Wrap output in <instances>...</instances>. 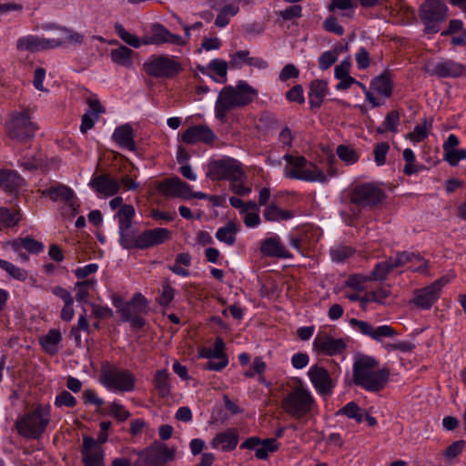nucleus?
<instances>
[{"mask_svg":"<svg viewBox=\"0 0 466 466\" xmlns=\"http://www.w3.org/2000/svg\"><path fill=\"white\" fill-rule=\"evenodd\" d=\"M89 185L98 194L106 197L116 195L120 189L119 182L108 174L94 177Z\"/></svg>","mask_w":466,"mask_h":466,"instance_id":"obj_24","label":"nucleus"},{"mask_svg":"<svg viewBox=\"0 0 466 466\" xmlns=\"http://www.w3.org/2000/svg\"><path fill=\"white\" fill-rule=\"evenodd\" d=\"M96 280L94 278L78 281L75 285L76 299L80 303H86L89 297V290L95 289Z\"/></svg>","mask_w":466,"mask_h":466,"instance_id":"obj_42","label":"nucleus"},{"mask_svg":"<svg viewBox=\"0 0 466 466\" xmlns=\"http://www.w3.org/2000/svg\"><path fill=\"white\" fill-rule=\"evenodd\" d=\"M114 28L117 34V35L125 43H127V45H129L135 48H137L140 46L141 43H140L139 38L137 36L130 34L129 32H127L121 24L116 23L114 25Z\"/></svg>","mask_w":466,"mask_h":466,"instance_id":"obj_49","label":"nucleus"},{"mask_svg":"<svg viewBox=\"0 0 466 466\" xmlns=\"http://www.w3.org/2000/svg\"><path fill=\"white\" fill-rule=\"evenodd\" d=\"M118 229L119 244L126 249L150 248L165 243L171 238L170 231L164 228L144 230L140 234H137V231L132 228V226L120 228Z\"/></svg>","mask_w":466,"mask_h":466,"instance_id":"obj_3","label":"nucleus"},{"mask_svg":"<svg viewBox=\"0 0 466 466\" xmlns=\"http://www.w3.org/2000/svg\"><path fill=\"white\" fill-rule=\"evenodd\" d=\"M181 138L186 144L193 145L200 142L206 145H212L217 137L208 126L197 125L184 131Z\"/></svg>","mask_w":466,"mask_h":466,"instance_id":"obj_21","label":"nucleus"},{"mask_svg":"<svg viewBox=\"0 0 466 466\" xmlns=\"http://www.w3.org/2000/svg\"><path fill=\"white\" fill-rule=\"evenodd\" d=\"M432 118L424 117L420 124L415 126L412 132H410L405 136L406 139L414 143L422 142L428 137L429 131L432 127Z\"/></svg>","mask_w":466,"mask_h":466,"instance_id":"obj_37","label":"nucleus"},{"mask_svg":"<svg viewBox=\"0 0 466 466\" xmlns=\"http://www.w3.org/2000/svg\"><path fill=\"white\" fill-rule=\"evenodd\" d=\"M3 270L6 271L11 277L18 280H25L27 279V271L16 267L15 265L5 261L2 268Z\"/></svg>","mask_w":466,"mask_h":466,"instance_id":"obj_52","label":"nucleus"},{"mask_svg":"<svg viewBox=\"0 0 466 466\" xmlns=\"http://www.w3.org/2000/svg\"><path fill=\"white\" fill-rule=\"evenodd\" d=\"M192 257L189 253H178L176 256L175 263L168 266V269L176 275L188 277L189 270L187 268L191 266Z\"/></svg>","mask_w":466,"mask_h":466,"instance_id":"obj_39","label":"nucleus"},{"mask_svg":"<svg viewBox=\"0 0 466 466\" xmlns=\"http://www.w3.org/2000/svg\"><path fill=\"white\" fill-rule=\"evenodd\" d=\"M400 123V114L397 110L390 111L385 117L382 126L392 133L398 132V125Z\"/></svg>","mask_w":466,"mask_h":466,"instance_id":"obj_56","label":"nucleus"},{"mask_svg":"<svg viewBox=\"0 0 466 466\" xmlns=\"http://www.w3.org/2000/svg\"><path fill=\"white\" fill-rule=\"evenodd\" d=\"M447 282V279L441 278L427 287L415 289L410 303L420 309H431L441 297V289Z\"/></svg>","mask_w":466,"mask_h":466,"instance_id":"obj_15","label":"nucleus"},{"mask_svg":"<svg viewBox=\"0 0 466 466\" xmlns=\"http://www.w3.org/2000/svg\"><path fill=\"white\" fill-rule=\"evenodd\" d=\"M336 153L338 157L347 164H354L359 159L357 152L352 147L346 145L338 146Z\"/></svg>","mask_w":466,"mask_h":466,"instance_id":"obj_50","label":"nucleus"},{"mask_svg":"<svg viewBox=\"0 0 466 466\" xmlns=\"http://www.w3.org/2000/svg\"><path fill=\"white\" fill-rule=\"evenodd\" d=\"M390 289L385 287H379L375 290L370 291L372 302L384 304L387 298L390 296Z\"/></svg>","mask_w":466,"mask_h":466,"instance_id":"obj_62","label":"nucleus"},{"mask_svg":"<svg viewBox=\"0 0 466 466\" xmlns=\"http://www.w3.org/2000/svg\"><path fill=\"white\" fill-rule=\"evenodd\" d=\"M385 198V192L375 183L358 184L351 189L350 196V202L362 208H375Z\"/></svg>","mask_w":466,"mask_h":466,"instance_id":"obj_10","label":"nucleus"},{"mask_svg":"<svg viewBox=\"0 0 466 466\" xmlns=\"http://www.w3.org/2000/svg\"><path fill=\"white\" fill-rule=\"evenodd\" d=\"M62 336L58 329H50L47 334L39 339V343L46 353L55 355L58 351L57 345L61 342Z\"/></svg>","mask_w":466,"mask_h":466,"instance_id":"obj_33","label":"nucleus"},{"mask_svg":"<svg viewBox=\"0 0 466 466\" xmlns=\"http://www.w3.org/2000/svg\"><path fill=\"white\" fill-rule=\"evenodd\" d=\"M289 102H297L299 105L305 103L304 91L301 85H295L285 95Z\"/></svg>","mask_w":466,"mask_h":466,"instance_id":"obj_55","label":"nucleus"},{"mask_svg":"<svg viewBox=\"0 0 466 466\" xmlns=\"http://www.w3.org/2000/svg\"><path fill=\"white\" fill-rule=\"evenodd\" d=\"M315 406L313 395L301 384L293 387L281 400L283 410L296 420L311 415Z\"/></svg>","mask_w":466,"mask_h":466,"instance_id":"obj_5","label":"nucleus"},{"mask_svg":"<svg viewBox=\"0 0 466 466\" xmlns=\"http://www.w3.org/2000/svg\"><path fill=\"white\" fill-rule=\"evenodd\" d=\"M210 71L217 75V77L211 75V78L219 84H225L228 81V64L222 59H213L208 64Z\"/></svg>","mask_w":466,"mask_h":466,"instance_id":"obj_41","label":"nucleus"},{"mask_svg":"<svg viewBox=\"0 0 466 466\" xmlns=\"http://www.w3.org/2000/svg\"><path fill=\"white\" fill-rule=\"evenodd\" d=\"M225 343L221 338H217L212 348L205 349L201 356L207 359L227 357L224 352Z\"/></svg>","mask_w":466,"mask_h":466,"instance_id":"obj_48","label":"nucleus"},{"mask_svg":"<svg viewBox=\"0 0 466 466\" xmlns=\"http://www.w3.org/2000/svg\"><path fill=\"white\" fill-rule=\"evenodd\" d=\"M308 376L316 390L321 395L330 393L334 388L329 373L323 367L312 366L308 371Z\"/></svg>","mask_w":466,"mask_h":466,"instance_id":"obj_22","label":"nucleus"},{"mask_svg":"<svg viewBox=\"0 0 466 466\" xmlns=\"http://www.w3.org/2000/svg\"><path fill=\"white\" fill-rule=\"evenodd\" d=\"M176 450L168 448L165 443L154 441L142 450H131L130 455H135L134 466H165L174 461Z\"/></svg>","mask_w":466,"mask_h":466,"instance_id":"obj_7","label":"nucleus"},{"mask_svg":"<svg viewBox=\"0 0 466 466\" xmlns=\"http://www.w3.org/2000/svg\"><path fill=\"white\" fill-rule=\"evenodd\" d=\"M347 348L343 339H334L327 333H319L313 341V350L323 355L334 356L344 352Z\"/></svg>","mask_w":466,"mask_h":466,"instance_id":"obj_16","label":"nucleus"},{"mask_svg":"<svg viewBox=\"0 0 466 466\" xmlns=\"http://www.w3.org/2000/svg\"><path fill=\"white\" fill-rule=\"evenodd\" d=\"M260 251L266 257L289 258L291 254L281 244L278 236L264 239L260 244Z\"/></svg>","mask_w":466,"mask_h":466,"instance_id":"obj_26","label":"nucleus"},{"mask_svg":"<svg viewBox=\"0 0 466 466\" xmlns=\"http://www.w3.org/2000/svg\"><path fill=\"white\" fill-rule=\"evenodd\" d=\"M392 271V265L390 264L389 258H387L386 260L379 262L375 265L370 277L367 278V280H385L387 276Z\"/></svg>","mask_w":466,"mask_h":466,"instance_id":"obj_44","label":"nucleus"},{"mask_svg":"<svg viewBox=\"0 0 466 466\" xmlns=\"http://www.w3.org/2000/svg\"><path fill=\"white\" fill-rule=\"evenodd\" d=\"M431 74L440 78H457L466 76V66L452 59L437 62Z\"/></svg>","mask_w":466,"mask_h":466,"instance_id":"obj_19","label":"nucleus"},{"mask_svg":"<svg viewBox=\"0 0 466 466\" xmlns=\"http://www.w3.org/2000/svg\"><path fill=\"white\" fill-rule=\"evenodd\" d=\"M447 10L442 0H425L420 7V18L427 34L440 31V23L446 19Z\"/></svg>","mask_w":466,"mask_h":466,"instance_id":"obj_11","label":"nucleus"},{"mask_svg":"<svg viewBox=\"0 0 466 466\" xmlns=\"http://www.w3.org/2000/svg\"><path fill=\"white\" fill-rule=\"evenodd\" d=\"M243 176L240 164L234 158L212 160L208 164V177L211 180L239 181Z\"/></svg>","mask_w":466,"mask_h":466,"instance_id":"obj_12","label":"nucleus"},{"mask_svg":"<svg viewBox=\"0 0 466 466\" xmlns=\"http://www.w3.org/2000/svg\"><path fill=\"white\" fill-rule=\"evenodd\" d=\"M323 27L326 31L337 35H342L344 34L343 26L339 25L337 18L334 15H329L325 19L323 22Z\"/></svg>","mask_w":466,"mask_h":466,"instance_id":"obj_57","label":"nucleus"},{"mask_svg":"<svg viewBox=\"0 0 466 466\" xmlns=\"http://www.w3.org/2000/svg\"><path fill=\"white\" fill-rule=\"evenodd\" d=\"M23 178L15 171H0V187L8 192H15L22 186Z\"/></svg>","mask_w":466,"mask_h":466,"instance_id":"obj_36","label":"nucleus"},{"mask_svg":"<svg viewBox=\"0 0 466 466\" xmlns=\"http://www.w3.org/2000/svg\"><path fill=\"white\" fill-rule=\"evenodd\" d=\"M338 414H343L350 419H354L358 423H360L364 419V410L360 408L354 401L347 403L338 411Z\"/></svg>","mask_w":466,"mask_h":466,"instance_id":"obj_45","label":"nucleus"},{"mask_svg":"<svg viewBox=\"0 0 466 466\" xmlns=\"http://www.w3.org/2000/svg\"><path fill=\"white\" fill-rule=\"evenodd\" d=\"M390 150V145L387 142H381L375 146L373 154L374 160L378 166H382L386 162V157Z\"/></svg>","mask_w":466,"mask_h":466,"instance_id":"obj_53","label":"nucleus"},{"mask_svg":"<svg viewBox=\"0 0 466 466\" xmlns=\"http://www.w3.org/2000/svg\"><path fill=\"white\" fill-rule=\"evenodd\" d=\"M61 32L63 33V37L57 38V39L62 40L64 42V44H66V43L80 44L83 42L84 35L80 33L74 32L66 27L61 28Z\"/></svg>","mask_w":466,"mask_h":466,"instance_id":"obj_60","label":"nucleus"},{"mask_svg":"<svg viewBox=\"0 0 466 466\" xmlns=\"http://www.w3.org/2000/svg\"><path fill=\"white\" fill-rule=\"evenodd\" d=\"M134 137V130L132 127L129 124H125L115 129L112 138L119 147L129 151H135L136 143Z\"/></svg>","mask_w":466,"mask_h":466,"instance_id":"obj_30","label":"nucleus"},{"mask_svg":"<svg viewBox=\"0 0 466 466\" xmlns=\"http://www.w3.org/2000/svg\"><path fill=\"white\" fill-rule=\"evenodd\" d=\"M263 217L267 221L279 222L294 218V213L290 210L281 209L275 202H272L265 208Z\"/></svg>","mask_w":466,"mask_h":466,"instance_id":"obj_34","label":"nucleus"},{"mask_svg":"<svg viewBox=\"0 0 466 466\" xmlns=\"http://www.w3.org/2000/svg\"><path fill=\"white\" fill-rule=\"evenodd\" d=\"M37 127L33 123L26 113L12 115L6 125L7 135L11 139L25 142L35 136Z\"/></svg>","mask_w":466,"mask_h":466,"instance_id":"obj_13","label":"nucleus"},{"mask_svg":"<svg viewBox=\"0 0 466 466\" xmlns=\"http://www.w3.org/2000/svg\"><path fill=\"white\" fill-rule=\"evenodd\" d=\"M118 219V228L132 226V221L135 217V208L132 205L125 204L121 206L116 213Z\"/></svg>","mask_w":466,"mask_h":466,"instance_id":"obj_46","label":"nucleus"},{"mask_svg":"<svg viewBox=\"0 0 466 466\" xmlns=\"http://www.w3.org/2000/svg\"><path fill=\"white\" fill-rule=\"evenodd\" d=\"M147 299L142 294L137 293L129 302L121 307L120 317L124 321L130 322L133 328L140 329L146 323L141 314L147 313Z\"/></svg>","mask_w":466,"mask_h":466,"instance_id":"obj_14","label":"nucleus"},{"mask_svg":"<svg viewBox=\"0 0 466 466\" xmlns=\"http://www.w3.org/2000/svg\"><path fill=\"white\" fill-rule=\"evenodd\" d=\"M466 158V149H453L445 154L444 159L451 166L455 167L457 164Z\"/></svg>","mask_w":466,"mask_h":466,"instance_id":"obj_63","label":"nucleus"},{"mask_svg":"<svg viewBox=\"0 0 466 466\" xmlns=\"http://www.w3.org/2000/svg\"><path fill=\"white\" fill-rule=\"evenodd\" d=\"M154 381L156 389L162 397H166L169 394L170 385L168 374L165 370L157 371Z\"/></svg>","mask_w":466,"mask_h":466,"instance_id":"obj_47","label":"nucleus"},{"mask_svg":"<svg viewBox=\"0 0 466 466\" xmlns=\"http://www.w3.org/2000/svg\"><path fill=\"white\" fill-rule=\"evenodd\" d=\"M134 51L127 46H120L110 52L111 60L123 67L130 68L133 66Z\"/></svg>","mask_w":466,"mask_h":466,"instance_id":"obj_32","label":"nucleus"},{"mask_svg":"<svg viewBox=\"0 0 466 466\" xmlns=\"http://www.w3.org/2000/svg\"><path fill=\"white\" fill-rule=\"evenodd\" d=\"M50 420V406L39 404L35 409L19 416L15 420V427L22 437L38 440L46 431Z\"/></svg>","mask_w":466,"mask_h":466,"instance_id":"obj_4","label":"nucleus"},{"mask_svg":"<svg viewBox=\"0 0 466 466\" xmlns=\"http://www.w3.org/2000/svg\"><path fill=\"white\" fill-rule=\"evenodd\" d=\"M329 93L328 82L323 79H314L309 83V103L311 109L319 108Z\"/></svg>","mask_w":466,"mask_h":466,"instance_id":"obj_29","label":"nucleus"},{"mask_svg":"<svg viewBox=\"0 0 466 466\" xmlns=\"http://www.w3.org/2000/svg\"><path fill=\"white\" fill-rule=\"evenodd\" d=\"M143 70L153 77L171 79L180 74L183 67L174 56L154 55L143 64Z\"/></svg>","mask_w":466,"mask_h":466,"instance_id":"obj_9","label":"nucleus"},{"mask_svg":"<svg viewBox=\"0 0 466 466\" xmlns=\"http://www.w3.org/2000/svg\"><path fill=\"white\" fill-rule=\"evenodd\" d=\"M64 45L62 40L46 39L35 35L21 37L17 40L16 47L18 50H27L30 52H38L49 48L58 47Z\"/></svg>","mask_w":466,"mask_h":466,"instance_id":"obj_20","label":"nucleus"},{"mask_svg":"<svg viewBox=\"0 0 466 466\" xmlns=\"http://www.w3.org/2000/svg\"><path fill=\"white\" fill-rule=\"evenodd\" d=\"M239 230V226L233 220L228 221L224 227L219 228L216 232V238L228 246L236 243V235Z\"/></svg>","mask_w":466,"mask_h":466,"instance_id":"obj_35","label":"nucleus"},{"mask_svg":"<svg viewBox=\"0 0 466 466\" xmlns=\"http://www.w3.org/2000/svg\"><path fill=\"white\" fill-rule=\"evenodd\" d=\"M151 43L155 45L168 43L176 46H183L185 44L180 35L171 33L161 24L152 25Z\"/></svg>","mask_w":466,"mask_h":466,"instance_id":"obj_27","label":"nucleus"},{"mask_svg":"<svg viewBox=\"0 0 466 466\" xmlns=\"http://www.w3.org/2000/svg\"><path fill=\"white\" fill-rule=\"evenodd\" d=\"M390 369H380L379 361L370 356L358 355L352 367V382L370 392L383 390L389 382Z\"/></svg>","mask_w":466,"mask_h":466,"instance_id":"obj_1","label":"nucleus"},{"mask_svg":"<svg viewBox=\"0 0 466 466\" xmlns=\"http://www.w3.org/2000/svg\"><path fill=\"white\" fill-rule=\"evenodd\" d=\"M238 440V431L236 428H229L216 434L210 445L213 449H220L222 451L228 452L236 449Z\"/></svg>","mask_w":466,"mask_h":466,"instance_id":"obj_23","label":"nucleus"},{"mask_svg":"<svg viewBox=\"0 0 466 466\" xmlns=\"http://www.w3.org/2000/svg\"><path fill=\"white\" fill-rule=\"evenodd\" d=\"M389 260L392 265L393 270L407 265L410 262H418L416 267H410L412 271L425 272L428 268L427 261L419 254L413 252H399L394 257H390Z\"/></svg>","mask_w":466,"mask_h":466,"instance_id":"obj_25","label":"nucleus"},{"mask_svg":"<svg viewBox=\"0 0 466 466\" xmlns=\"http://www.w3.org/2000/svg\"><path fill=\"white\" fill-rule=\"evenodd\" d=\"M55 405L73 408L76 405V400L70 392L63 390L56 397Z\"/></svg>","mask_w":466,"mask_h":466,"instance_id":"obj_54","label":"nucleus"},{"mask_svg":"<svg viewBox=\"0 0 466 466\" xmlns=\"http://www.w3.org/2000/svg\"><path fill=\"white\" fill-rule=\"evenodd\" d=\"M299 76V68L293 64L286 65L279 73V80L282 82H286L289 79H296Z\"/></svg>","mask_w":466,"mask_h":466,"instance_id":"obj_61","label":"nucleus"},{"mask_svg":"<svg viewBox=\"0 0 466 466\" xmlns=\"http://www.w3.org/2000/svg\"><path fill=\"white\" fill-rule=\"evenodd\" d=\"M88 109L82 116L80 131L86 133L93 128L95 121L99 118V115L105 112L104 106L98 99H87Z\"/></svg>","mask_w":466,"mask_h":466,"instance_id":"obj_28","label":"nucleus"},{"mask_svg":"<svg viewBox=\"0 0 466 466\" xmlns=\"http://www.w3.org/2000/svg\"><path fill=\"white\" fill-rule=\"evenodd\" d=\"M396 331L389 325H382L376 329L373 328L371 337L373 339L380 341L383 338L395 336Z\"/></svg>","mask_w":466,"mask_h":466,"instance_id":"obj_59","label":"nucleus"},{"mask_svg":"<svg viewBox=\"0 0 466 466\" xmlns=\"http://www.w3.org/2000/svg\"><path fill=\"white\" fill-rule=\"evenodd\" d=\"M249 58V51L240 50L230 56L229 64L233 68H240L243 64L248 63Z\"/></svg>","mask_w":466,"mask_h":466,"instance_id":"obj_58","label":"nucleus"},{"mask_svg":"<svg viewBox=\"0 0 466 466\" xmlns=\"http://www.w3.org/2000/svg\"><path fill=\"white\" fill-rule=\"evenodd\" d=\"M283 159L287 162L284 175L288 178L320 183L328 180L324 172L303 156L285 154Z\"/></svg>","mask_w":466,"mask_h":466,"instance_id":"obj_6","label":"nucleus"},{"mask_svg":"<svg viewBox=\"0 0 466 466\" xmlns=\"http://www.w3.org/2000/svg\"><path fill=\"white\" fill-rule=\"evenodd\" d=\"M156 188L165 197L190 198V186L178 177H172L157 182Z\"/></svg>","mask_w":466,"mask_h":466,"instance_id":"obj_17","label":"nucleus"},{"mask_svg":"<svg viewBox=\"0 0 466 466\" xmlns=\"http://www.w3.org/2000/svg\"><path fill=\"white\" fill-rule=\"evenodd\" d=\"M257 96L258 91L244 80H239L235 86H224L216 100V117L224 122L228 111L249 105Z\"/></svg>","mask_w":466,"mask_h":466,"instance_id":"obj_2","label":"nucleus"},{"mask_svg":"<svg viewBox=\"0 0 466 466\" xmlns=\"http://www.w3.org/2000/svg\"><path fill=\"white\" fill-rule=\"evenodd\" d=\"M175 289L171 287L170 283L167 280L163 284V290L161 296L158 298V303L162 306H167L174 299Z\"/></svg>","mask_w":466,"mask_h":466,"instance_id":"obj_64","label":"nucleus"},{"mask_svg":"<svg viewBox=\"0 0 466 466\" xmlns=\"http://www.w3.org/2000/svg\"><path fill=\"white\" fill-rule=\"evenodd\" d=\"M21 219L22 215L19 209L0 207V230L15 227Z\"/></svg>","mask_w":466,"mask_h":466,"instance_id":"obj_38","label":"nucleus"},{"mask_svg":"<svg viewBox=\"0 0 466 466\" xmlns=\"http://www.w3.org/2000/svg\"><path fill=\"white\" fill-rule=\"evenodd\" d=\"M338 59V52L335 50L325 51L319 57V67L320 70L325 71L329 69Z\"/></svg>","mask_w":466,"mask_h":466,"instance_id":"obj_51","label":"nucleus"},{"mask_svg":"<svg viewBox=\"0 0 466 466\" xmlns=\"http://www.w3.org/2000/svg\"><path fill=\"white\" fill-rule=\"evenodd\" d=\"M81 455L85 466H105L104 450L92 437L84 436Z\"/></svg>","mask_w":466,"mask_h":466,"instance_id":"obj_18","label":"nucleus"},{"mask_svg":"<svg viewBox=\"0 0 466 466\" xmlns=\"http://www.w3.org/2000/svg\"><path fill=\"white\" fill-rule=\"evenodd\" d=\"M279 448V443L277 441L276 438L261 440V443L258 448L256 449L255 456L258 460H267L268 453L277 451Z\"/></svg>","mask_w":466,"mask_h":466,"instance_id":"obj_43","label":"nucleus"},{"mask_svg":"<svg viewBox=\"0 0 466 466\" xmlns=\"http://www.w3.org/2000/svg\"><path fill=\"white\" fill-rule=\"evenodd\" d=\"M371 88L379 94L389 97L392 93V82L388 72H384L371 81Z\"/></svg>","mask_w":466,"mask_h":466,"instance_id":"obj_40","label":"nucleus"},{"mask_svg":"<svg viewBox=\"0 0 466 466\" xmlns=\"http://www.w3.org/2000/svg\"><path fill=\"white\" fill-rule=\"evenodd\" d=\"M42 196L49 198L52 201L63 200L66 203H70L75 198L74 191L66 185L56 184L44 190Z\"/></svg>","mask_w":466,"mask_h":466,"instance_id":"obj_31","label":"nucleus"},{"mask_svg":"<svg viewBox=\"0 0 466 466\" xmlns=\"http://www.w3.org/2000/svg\"><path fill=\"white\" fill-rule=\"evenodd\" d=\"M101 383L111 390L131 391L135 387V377L128 370H120L111 362L105 360L101 363Z\"/></svg>","mask_w":466,"mask_h":466,"instance_id":"obj_8","label":"nucleus"}]
</instances>
